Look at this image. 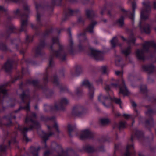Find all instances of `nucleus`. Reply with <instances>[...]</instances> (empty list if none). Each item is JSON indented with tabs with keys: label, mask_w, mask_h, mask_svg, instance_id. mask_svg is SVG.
Listing matches in <instances>:
<instances>
[{
	"label": "nucleus",
	"mask_w": 156,
	"mask_h": 156,
	"mask_svg": "<svg viewBox=\"0 0 156 156\" xmlns=\"http://www.w3.org/2000/svg\"><path fill=\"white\" fill-rule=\"evenodd\" d=\"M8 11L7 9L5 8L3 6L0 5V12H4L5 16L6 18L5 24V30L2 34L5 41L4 42H0V49L4 51L10 50L6 45L7 41L9 40L10 41L11 44H15V48L17 50L19 49V44L21 43L20 39L18 37L12 39L10 38V35L12 33H18L24 30V26H27V21L23 20L22 22L20 29L16 28L11 23V21L13 17L9 15Z\"/></svg>",
	"instance_id": "nucleus-1"
},
{
	"label": "nucleus",
	"mask_w": 156,
	"mask_h": 156,
	"mask_svg": "<svg viewBox=\"0 0 156 156\" xmlns=\"http://www.w3.org/2000/svg\"><path fill=\"white\" fill-rule=\"evenodd\" d=\"M49 70L48 69H46V72L44 73V77L42 80L43 84H40V81L37 79L31 80L30 79L26 80V83H23L21 81L18 84L19 90L22 91V93L19 95L22 103L24 104L26 103L25 98L30 97V90L27 88L25 90H23L24 87L27 84L32 85L36 88L37 90H41L45 97L47 98H52L54 95V91L53 89H49L48 86V83L49 82Z\"/></svg>",
	"instance_id": "nucleus-2"
},
{
	"label": "nucleus",
	"mask_w": 156,
	"mask_h": 156,
	"mask_svg": "<svg viewBox=\"0 0 156 156\" xmlns=\"http://www.w3.org/2000/svg\"><path fill=\"white\" fill-rule=\"evenodd\" d=\"M86 34V32H84L78 35L79 44L78 46V48L79 51L87 53L95 60H103L104 57L101 51L95 50L90 46Z\"/></svg>",
	"instance_id": "nucleus-3"
},
{
	"label": "nucleus",
	"mask_w": 156,
	"mask_h": 156,
	"mask_svg": "<svg viewBox=\"0 0 156 156\" xmlns=\"http://www.w3.org/2000/svg\"><path fill=\"white\" fill-rule=\"evenodd\" d=\"M62 0H52L51 5H49L48 3L47 2H45L42 4L35 3V8L37 13L36 16L37 23L36 25L31 24V27L32 28V25H33L34 27H46V24L43 25L41 20V15L39 9L46 10L52 12L53 10L54 6L55 5L59 6L62 5Z\"/></svg>",
	"instance_id": "nucleus-4"
},
{
	"label": "nucleus",
	"mask_w": 156,
	"mask_h": 156,
	"mask_svg": "<svg viewBox=\"0 0 156 156\" xmlns=\"http://www.w3.org/2000/svg\"><path fill=\"white\" fill-rule=\"evenodd\" d=\"M52 44L51 45H49L48 44L45 42V39L43 40L40 39V43L38 46L36 47L34 50L35 57H37L39 56L42 57L45 55V52L43 51V49L46 47L48 48L50 51V55L49 60V64L48 67L47 68L49 70H53V59L55 54V51L53 48V45Z\"/></svg>",
	"instance_id": "nucleus-5"
},
{
	"label": "nucleus",
	"mask_w": 156,
	"mask_h": 156,
	"mask_svg": "<svg viewBox=\"0 0 156 156\" xmlns=\"http://www.w3.org/2000/svg\"><path fill=\"white\" fill-rule=\"evenodd\" d=\"M143 7L140 11V20L139 24L140 30L142 32H150V26L145 21L148 19L151 12L150 2L148 0L142 2Z\"/></svg>",
	"instance_id": "nucleus-6"
},
{
	"label": "nucleus",
	"mask_w": 156,
	"mask_h": 156,
	"mask_svg": "<svg viewBox=\"0 0 156 156\" xmlns=\"http://www.w3.org/2000/svg\"><path fill=\"white\" fill-rule=\"evenodd\" d=\"M30 122L33 124L30 125L29 127H24L23 128L21 127L20 125L18 126V129L20 131L21 134L23 136V140L27 143L31 141V139H29L27 136V133L29 131L32 130L33 129H38L40 126V125L38 122L34 120L30 116L27 117L25 119V123L28 124Z\"/></svg>",
	"instance_id": "nucleus-7"
},
{
	"label": "nucleus",
	"mask_w": 156,
	"mask_h": 156,
	"mask_svg": "<svg viewBox=\"0 0 156 156\" xmlns=\"http://www.w3.org/2000/svg\"><path fill=\"white\" fill-rule=\"evenodd\" d=\"M42 27H34L33 25H32V28L35 31V34L33 35L29 36L28 35H26L24 42L27 46V47L28 46V44L30 43L33 41L34 37L35 36H41L43 38H45L47 37H48L50 34L52 33L53 31V29L51 27L49 30H47L45 32H42L41 30Z\"/></svg>",
	"instance_id": "nucleus-8"
},
{
	"label": "nucleus",
	"mask_w": 156,
	"mask_h": 156,
	"mask_svg": "<svg viewBox=\"0 0 156 156\" xmlns=\"http://www.w3.org/2000/svg\"><path fill=\"white\" fill-rule=\"evenodd\" d=\"M68 103V100L66 98H62L59 103L58 104L56 101L54 102V105L52 104H44V109L45 112H56L59 111H64L65 106Z\"/></svg>",
	"instance_id": "nucleus-9"
},
{
	"label": "nucleus",
	"mask_w": 156,
	"mask_h": 156,
	"mask_svg": "<svg viewBox=\"0 0 156 156\" xmlns=\"http://www.w3.org/2000/svg\"><path fill=\"white\" fill-rule=\"evenodd\" d=\"M52 71L49 70V78L51 81L56 87H58L60 90V92L61 93H68L71 94L69 90L67 87L62 83H60L59 81V78L55 72V74L53 75Z\"/></svg>",
	"instance_id": "nucleus-10"
},
{
	"label": "nucleus",
	"mask_w": 156,
	"mask_h": 156,
	"mask_svg": "<svg viewBox=\"0 0 156 156\" xmlns=\"http://www.w3.org/2000/svg\"><path fill=\"white\" fill-rule=\"evenodd\" d=\"M85 86L88 89V96L90 99H92L94 96V88L93 84L88 80H85L82 82L81 86L77 87L75 90V93L78 96H81L83 94L82 87Z\"/></svg>",
	"instance_id": "nucleus-11"
},
{
	"label": "nucleus",
	"mask_w": 156,
	"mask_h": 156,
	"mask_svg": "<svg viewBox=\"0 0 156 156\" xmlns=\"http://www.w3.org/2000/svg\"><path fill=\"white\" fill-rule=\"evenodd\" d=\"M23 8L24 10V11L20 10L19 9H16V10L14 11L13 12L14 14L16 15H19L21 17L22 19H25V20H26L27 22V18L28 17L30 13V10L29 8V7L27 5H24L23 6ZM23 20H24L22 19L21 20V25L22 24V21ZM28 26V22H27V26H24V28L25 30L23 31H24L26 32L27 30V27ZM16 28L19 29V30L20 29L16 27ZM21 28V27H20ZM22 32V31H21ZM20 32L18 33V34H19ZM17 34V33H16Z\"/></svg>",
	"instance_id": "nucleus-12"
},
{
	"label": "nucleus",
	"mask_w": 156,
	"mask_h": 156,
	"mask_svg": "<svg viewBox=\"0 0 156 156\" xmlns=\"http://www.w3.org/2000/svg\"><path fill=\"white\" fill-rule=\"evenodd\" d=\"M85 15L87 18L91 21L90 24L86 28L87 31L90 33L93 32V29L98 23L97 22L93 20L95 16V11L92 9H87L85 10Z\"/></svg>",
	"instance_id": "nucleus-13"
},
{
	"label": "nucleus",
	"mask_w": 156,
	"mask_h": 156,
	"mask_svg": "<svg viewBox=\"0 0 156 156\" xmlns=\"http://www.w3.org/2000/svg\"><path fill=\"white\" fill-rule=\"evenodd\" d=\"M152 47L156 49V44L152 42H145L143 46V48L141 49H138L136 52V55L137 58L139 59L143 60L144 59V53L148 51V49Z\"/></svg>",
	"instance_id": "nucleus-14"
},
{
	"label": "nucleus",
	"mask_w": 156,
	"mask_h": 156,
	"mask_svg": "<svg viewBox=\"0 0 156 156\" xmlns=\"http://www.w3.org/2000/svg\"><path fill=\"white\" fill-rule=\"evenodd\" d=\"M23 77V75L21 76L19 75L14 78H11L10 81L0 85V93L3 94V98L8 96V90L5 87L8 86H10L11 84L13 83L18 80L22 79Z\"/></svg>",
	"instance_id": "nucleus-15"
},
{
	"label": "nucleus",
	"mask_w": 156,
	"mask_h": 156,
	"mask_svg": "<svg viewBox=\"0 0 156 156\" xmlns=\"http://www.w3.org/2000/svg\"><path fill=\"white\" fill-rule=\"evenodd\" d=\"M79 12H80L78 9L73 10L69 7L66 8L65 6L63 8V16L62 18V21L63 22L69 20L70 17L74 16L75 14H77Z\"/></svg>",
	"instance_id": "nucleus-16"
},
{
	"label": "nucleus",
	"mask_w": 156,
	"mask_h": 156,
	"mask_svg": "<svg viewBox=\"0 0 156 156\" xmlns=\"http://www.w3.org/2000/svg\"><path fill=\"white\" fill-rule=\"evenodd\" d=\"M134 0H129L132 4V12L130 10L126 11L124 8H120V11L122 13L124 16H128L133 21L134 18L135 9L136 8L137 6L136 3L134 2Z\"/></svg>",
	"instance_id": "nucleus-17"
},
{
	"label": "nucleus",
	"mask_w": 156,
	"mask_h": 156,
	"mask_svg": "<svg viewBox=\"0 0 156 156\" xmlns=\"http://www.w3.org/2000/svg\"><path fill=\"white\" fill-rule=\"evenodd\" d=\"M86 112V109L83 106L78 105L74 106L73 107L72 111V114L74 116L80 117Z\"/></svg>",
	"instance_id": "nucleus-18"
},
{
	"label": "nucleus",
	"mask_w": 156,
	"mask_h": 156,
	"mask_svg": "<svg viewBox=\"0 0 156 156\" xmlns=\"http://www.w3.org/2000/svg\"><path fill=\"white\" fill-rule=\"evenodd\" d=\"M59 49L58 50H55L54 56L56 58H59L62 61L66 60L67 53L64 50V46L60 44H58Z\"/></svg>",
	"instance_id": "nucleus-19"
},
{
	"label": "nucleus",
	"mask_w": 156,
	"mask_h": 156,
	"mask_svg": "<svg viewBox=\"0 0 156 156\" xmlns=\"http://www.w3.org/2000/svg\"><path fill=\"white\" fill-rule=\"evenodd\" d=\"M16 138V136L12 137L11 140L9 141L8 145H0V156H2V153L4 154L6 153L7 148H11V144L12 143L15 144L17 143Z\"/></svg>",
	"instance_id": "nucleus-20"
},
{
	"label": "nucleus",
	"mask_w": 156,
	"mask_h": 156,
	"mask_svg": "<svg viewBox=\"0 0 156 156\" xmlns=\"http://www.w3.org/2000/svg\"><path fill=\"white\" fill-rule=\"evenodd\" d=\"M117 87V84L114 83H112L110 86H108V94L110 93V94H111L110 96H108V100H110L111 101H113L119 105L120 106V108H122L121 105L122 103L121 99L119 98H113L111 96L112 94V92L110 88H116Z\"/></svg>",
	"instance_id": "nucleus-21"
},
{
	"label": "nucleus",
	"mask_w": 156,
	"mask_h": 156,
	"mask_svg": "<svg viewBox=\"0 0 156 156\" xmlns=\"http://www.w3.org/2000/svg\"><path fill=\"white\" fill-rule=\"evenodd\" d=\"M15 63L14 59L13 58H8L5 63L3 66V68L5 71L7 73L11 72L13 68V64Z\"/></svg>",
	"instance_id": "nucleus-22"
},
{
	"label": "nucleus",
	"mask_w": 156,
	"mask_h": 156,
	"mask_svg": "<svg viewBox=\"0 0 156 156\" xmlns=\"http://www.w3.org/2000/svg\"><path fill=\"white\" fill-rule=\"evenodd\" d=\"M119 83H120L119 86V93H121L124 95H128L129 94V92L125 85L124 80L123 78H122Z\"/></svg>",
	"instance_id": "nucleus-23"
},
{
	"label": "nucleus",
	"mask_w": 156,
	"mask_h": 156,
	"mask_svg": "<svg viewBox=\"0 0 156 156\" xmlns=\"http://www.w3.org/2000/svg\"><path fill=\"white\" fill-rule=\"evenodd\" d=\"M94 136V133L86 129L83 130L80 136V138L82 140L85 139H93Z\"/></svg>",
	"instance_id": "nucleus-24"
},
{
	"label": "nucleus",
	"mask_w": 156,
	"mask_h": 156,
	"mask_svg": "<svg viewBox=\"0 0 156 156\" xmlns=\"http://www.w3.org/2000/svg\"><path fill=\"white\" fill-rule=\"evenodd\" d=\"M2 118L5 119L7 121L9 122L5 123L4 124L5 126L7 127H9L13 125V123L12 122V119H16V116L15 115H12V113H9L8 115H5L3 116Z\"/></svg>",
	"instance_id": "nucleus-25"
},
{
	"label": "nucleus",
	"mask_w": 156,
	"mask_h": 156,
	"mask_svg": "<svg viewBox=\"0 0 156 156\" xmlns=\"http://www.w3.org/2000/svg\"><path fill=\"white\" fill-rule=\"evenodd\" d=\"M73 69L74 72L73 70L71 71V73L73 76H77L80 74L82 72V66L79 65H77L74 67Z\"/></svg>",
	"instance_id": "nucleus-26"
},
{
	"label": "nucleus",
	"mask_w": 156,
	"mask_h": 156,
	"mask_svg": "<svg viewBox=\"0 0 156 156\" xmlns=\"http://www.w3.org/2000/svg\"><path fill=\"white\" fill-rule=\"evenodd\" d=\"M41 148L39 146L37 148L35 146H31L29 149V152L31 154L32 156H38V152Z\"/></svg>",
	"instance_id": "nucleus-27"
},
{
	"label": "nucleus",
	"mask_w": 156,
	"mask_h": 156,
	"mask_svg": "<svg viewBox=\"0 0 156 156\" xmlns=\"http://www.w3.org/2000/svg\"><path fill=\"white\" fill-rule=\"evenodd\" d=\"M67 129L68 130L69 135L70 137L73 136L71 133L73 132H75L76 133V135L77 134V131L76 127L75 125H71L68 124L67 126Z\"/></svg>",
	"instance_id": "nucleus-28"
},
{
	"label": "nucleus",
	"mask_w": 156,
	"mask_h": 156,
	"mask_svg": "<svg viewBox=\"0 0 156 156\" xmlns=\"http://www.w3.org/2000/svg\"><path fill=\"white\" fill-rule=\"evenodd\" d=\"M98 99L99 101L101 102L103 105L105 107H107V105L105 103V102L107 100V96L104 95L100 94L98 97Z\"/></svg>",
	"instance_id": "nucleus-29"
},
{
	"label": "nucleus",
	"mask_w": 156,
	"mask_h": 156,
	"mask_svg": "<svg viewBox=\"0 0 156 156\" xmlns=\"http://www.w3.org/2000/svg\"><path fill=\"white\" fill-rule=\"evenodd\" d=\"M142 68L144 71L151 73L153 72L154 67L152 64H149L143 66H142Z\"/></svg>",
	"instance_id": "nucleus-30"
},
{
	"label": "nucleus",
	"mask_w": 156,
	"mask_h": 156,
	"mask_svg": "<svg viewBox=\"0 0 156 156\" xmlns=\"http://www.w3.org/2000/svg\"><path fill=\"white\" fill-rule=\"evenodd\" d=\"M83 149L84 152L89 153L95 152L96 151L93 147L88 145L83 146Z\"/></svg>",
	"instance_id": "nucleus-31"
},
{
	"label": "nucleus",
	"mask_w": 156,
	"mask_h": 156,
	"mask_svg": "<svg viewBox=\"0 0 156 156\" xmlns=\"http://www.w3.org/2000/svg\"><path fill=\"white\" fill-rule=\"evenodd\" d=\"M25 109L27 112L30 110V102L28 101L27 104L25 106H20L17 109L14 111V112L15 113H17L20 112V110Z\"/></svg>",
	"instance_id": "nucleus-32"
},
{
	"label": "nucleus",
	"mask_w": 156,
	"mask_h": 156,
	"mask_svg": "<svg viewBox=\"0 0 156 156\" xmlns=\"http://www.w3.org/2000/svg\"><path fill=\"white\" fill-rule=\"evenodd\" d=\"M69 45L67 47V49L70 54L73 55L74 54V51L73 48V42L71 39L69 40Z\"/></svg>",
	"instance_id": "nucleus-33"
},
{
	"label": "nucleus",
	"mask_w": 156,
	"mask_h": 156,
	"mask_svg": "<svg viewBox=\"0 0 156 156\" xmlns=\"http://www.w3.org/2000/svg\"><path fill=\"white\" fill-rule=\"evenodd\" d=\"M54 134V133L50 131L48 133H47L44 131H42V134L41 136L43 140H44L45 141H47L49 138V137Z\"/></svg>",
	"instance_id": "nucleus-34"
},
{
	"label": "nucleus",
	"mask_w": 156,
	"mask_h": 156,
	"mask_svg": "<svg viewBox=\"0 0 156 156\" xmlns=\"http://www.w3.org/2000/svg\"><path fill=\"white\" fill-rule=\"evenodd\" d=\"M133 145H128L126 147V152L124 156H130V151L133 150Z\"/></svg>",
	"instance_id": "nucleus-35"
},
{
	"label": "nucleus",
	"mask_w": 156,
	"mask_h": 156,
	"mask_svg": "<svg viewBox=\"0 0 156 156\" xmlns=\"http://www.w3.org/2000/svg\"><path fill=\"white\" fill-rule=\"evenodd\" d=\"M135 38L133 34L130 35L129 37L128 40L127 42L129 45H133L135 44Z\"/></svg>",
	"instance_id": "nucleus-36"
},
{
	"label": "nucleus",
	"mask_w": 156,
	"mask_h": 156,
	"mask_svg": "<svg viewBox=\"0 0 156 156\" xmlns=\"http://www.w3.org/2000/svg\"><path fill=\"white\" fill-rule=\"evenodd\" d=\"M41 120L42 121L47 122L48 121H55V117L54 116L52 117H44L42 116L41 117Z\"/></svg>",
	"instance_id": "nucleus-37"
},
{
	"label": "nucleus",
	"mask_w": 156,
	"mask_h": 156,
	"mask_svg": "<svg viewBox=\"0 0 156 156\" xmlns=\"http://www.w3.org/2000/svg\"><path fill=\"white\" fill-rule=\"evenodd\" d=\"M16 101V99L15 98H10L9 100V102L12 103L8 105V107L13 108L15 105V103Z\"/></svg>",
	"instance_id": "nucleus-38"
},
{
	"label": "nucleus",
	"mask_w": 156,
	"mask_h": 156,
	"mask_svg": "<svg viewBox=\"0 0 156 156\" xmlns=\"http://www.w3.org/2000/svg\"><path fill=\"white\" fill-rule=\"evenodd\" d=\"M122 52L126 56L129 55L131 53V48L130 46H129L122 50Z\"/></svg>",
	"instance_id": "nucleus-39"
},
{
	"label": "nucleus",
	"mask_w": 156,
	"mask_h": 156,
	"mask_svg": "<svg viewBox=\"0 0 156 156\" xmlns=\"http://www.w3.org/2000/svg\"><path fill=\"white\" fill-rule=\"evenodd\" d=\"M117 24L120 27H122L124 24V18L122 16L117 21Z\"/></svg>",
	"instance_id": "nucleus-40"
},
{
	"label": "nucleus",
	"mask_w": 156,
	"mask_h": 156,
	"mask_svg": "<svg viewBox=\"0 0 156 156\" xmlns=\"http://www.w3.org/2000/svg\"><path fill=\"white\" fill-rule=\"evenodd\" d=\"M99 123L101 125L107 124V118H100L99 119Z\"/></svg>",
	"instance_id": "nucleus-41"
},
{
	"label": "nucleus",
	"mask_w": 156,
	"mask_h": 156,
	"mask_svg": "<svg viewBox=\"0 0 156 156\" xmlns=\"http://www.w3.org/2000/svg\"><path fill=\"white\" fill-rule=\"evenodd\" d=\"M25 61L27 63L34 65L36 64V62L30 58H28L25 59Z\"/></svg>",
	"instance_id": "nucleus-42"
},
{
	"label": "nucleus",
	"mask_w": 156,
	"mask_h": 156,
	"mask_svg": "<svg viewBox=\"0 0 156 156\" xmlns=\"http://www.w3.org/2000/svg\"><path fill=\"white\" fill-rule=\"evenodd\" d=\"M117 42V39L116 37H114L111 41V43L112 46L113 47L115 46Z\"/></svg>",
	"instance_id": "nucleus-43"
},
{
	"label": "nucleus",
	"mask_w": 156,
	"mask_h": 156,
	"mask_svg": "<svg viewBox=\"0 0 156 156\" xmlns=\"http://www.w3.org/2000/svg\"><path fill=\"white\" fill-rule=\"evenodd\" d=\"M85 21V20L81 16L78 17L77 19L78 23H81L83 25H84Z\"/></svg>",
	"instance_id": "nucleus-44"
},
{
	"label": "nucleus",
	"mask_w": 156,
	"mask_h": 156,
	"mask_svg": "<svg viewBox=\"0 0 156 156\" xmlns=\"http://www.w3.org/2000/svg\"><path fill=\"white\" fill-rule=\"evenodd\" d=\"M52 41L53 44H56L58 45V44H60L59 42L58 37H53L52 39Z\"/></svg>",
	"instance_id": "nucleus-45"
},
{
	"label": "nucleus",
	"mask_w": 156,
	"mask_h": 156,
	"mask_svg": "<svg viewBox=\"0 0 156 156\" xmlns=\"http://www.w3.org/2000/svg\"><path fill=\"white\" fill-rule=\"evenodd\" d=\"M107 68L106 66H102L99 68L100 70L102 73V74H105L106 73Z\"/></svg>",
	"instance_id": "nucleus-46"
},
{
	"label": "nucleus",
	"mask_w": 156,
	"mask_h": 156,
	"mask_svg": "<svg viewBox=\"0 0 156 156\" xmlns=\"http://www.w3.org/2000/svg\"><path fill=\"white\" fill-rule=\"evenodd\" d=\"M147 91V87L146 85H142L140 88V91L142 93H144Z\"/></svg>",
	"instance_id": "nucleus-47"
},
{
	"label": "nucleus",
	"mask_w": 156,
	"mask_h": 156,
	"mask_svg": "<svg viewBox=\"0 0 156 156\" xmlns=\"http://www.w3.org/2000/svg\"><path fill=\"white\" fill-rule=\"evenodd\" d=\"M53 127L55 129L56 132L58 133H60V131L58 127L57 124L56 122H55L53 126Z\"/></svg>",
	"instance_id": "nucleus-48"
},
{
	"label": "nucleus",
	"mask_w": 156,
	"mask_h": 156,
	"mask_svg": "<svg viewBox=\"0 0 156 156\" xmlns=\"http://www.w3.org/2000/svg\"><path fill=\"white\" fill-rule=\"evenodd\" d=\"M126 122H124L121 121L120 122L119 125V128L121 129L125 127Z\"/></svg>",
	"instance_id": "nucleus-49"
},
{
	"label": "nucleus",
	"mask_w": 156,
	"mask_h": 156,
	"mask_svg": "<svg viewBox=\"0 0 156 156\" xmlns=\"http://www.w3.org/2000/svg\"><path fill=\"white\" fill-rule=\"evenodd\" d=\"M98 151L101 152H104L105 151L104 146L103 145L99 146L97 148Z\"/></svg>",
	"instance_id": "nucleus-50"
},
{
	"label": "nucleus",
	"mask_w": 156,
	"mask_h": 156,
	"mask_svg": "<svg viewBox=\"0 0 156 156\" xmlns=\"http://www.w3.org/2000/svg\"><path fill=\"white\" fill-rule=\"evenodd\" d=\"M115 73L116 75L118 76H121L123 74V72L122 71H115Z\"/></svg>",
	"instance_id": "nucleus-51"
},
{
	"label": "nucleus",
	"mask_w": 156,
	"mask_h": 156,
	"mask_svg": "<svg viewBox=\"0 0 156 156\" xmlns=\"http://www.w3.org/2000/svg\"><path fill=\"white\" fill-rule=\"evenodd\" d=\"M20 0H5L6 3H9L10 2H17L20 1Z\"/></svg>",
	"instance_id": "nucleus-52"
},
{
	"label": "nucleus",
	"mask_w": 156,
	"mask_h": 156,
	"mask_svg": "<svg viewBox=\"0 0 156 156\" xmlns=\"http://www.w3.org/2000/svg\"><path fill=\"white\" fill-rule=\"evenodd\" d=\"M30 116L33 119V118L36 119L37 118V115L34 112H32L31 113Z\"/></svg>",
	"instance_id": "nucleus-53"
},
{
	"label": "nucleus",
	"mask_w": 156,
	"mask_h": 156,
	"mask_svg": "<svg viewBox=\"0 0 156 156\" xmlns=\"http://www.w3.org/2000/svg\"><path fill=\"white\" fill-rule=\"evenodd\" d=\"M107 9V7L106 6H105L103 9L102 10L101 12V14L103 15L104 12L106 11Z\"/></svg>",
	"instance_id": "nucleus-54"
},
{
	"label": "nucleus",
	"mask_w": 156,
	"mask_h": 156,
	"mask_svg": "<svg viewBox=\"0 0 156 156\" xmlns=\"http://www.w3.org/2000/svg\"><path fill=\"white\" fill-rule=\"evenodd\" d=\"M103 80L101 78H100L98 80L96 81V82L97 83H102Z\"/></svg>",
	"instance_id": "nucleus-55"
},
{
	"label": "nucleus",
	"mask_w": 156,
	"mask_h": 156,
	"mask_svg": "<svg viewBox=\"0 0 156 156\" xmlns=\"http://www.w3.org/2000/svg\"><path fill=\"white\" fill-rule=\"evenodd\" d=\"M44 140V147H43V148L44 149H48V146L46 144V141H45V140Z\"/></svg>",
	"instance_id": "nucleus-56"
},
{
	"label": "nucleus",
	"mask_w": 156,
	"mask_h": 156,
	"mask_svg": "<svg viewBox=\"0 0 156 156\" xmlns=\"http://www.w3.org/2000/svg\"><path fill=\"white\" fill-rule=\"evenodd\" d=\"M6 109V107L4 106H2V108L0 109V112H4Z\"/></svg>",
	"instance_id": "nucleus-57"
},
{
	"label": "nucleus",
	"mask_w": 156,
	"mask_h": 156,
	"mask_svg": "<svg viewBox=\"0 0 156 156\" xmlns=\"http://www.w3.org/2000/svg\"><path fill=\"white\" fill-rule=\"evenodd\" d=\"M66 1H68L69 2L71 3H75L78 2V0H66Z\"/></svg>",
	"instance_id": "nucleus-58"
},
{
	"label": "nucleus",
	"mask_w": 156,
	"mask_h": 156,
	"mask_svg": "<svg viewBox=\"0 0 156 156\" xmlns=\"http://www.w3.org/2000/svg\"><path fill=\"white\" fill-rule=\"evenodd\" d=\"M4 98H2L1 95L0 94V104H3L4 102Z\"/></svg>",
	"instance_id": "nucleus-59"
},
{
	"label": "nucleus",
	"mask_w": 156,
	"mask_h": 156,
	"mask_svg": "<svg viewBox=\"0 0 156 156\" xmlns=\"http://www.w3.org/2000/svg\"><path fill=\"white\" fill-rule=\"evenodd\" d=\"M123 116L126 119H128L130 117V115H129L127 114H124L123 115Z\"/></svg>",
	"instance_id": "nucleus-60"
},
{
	"label": "nucleus",
	"mask_w": 156,
	"mask_h": 156,
	"mask_svg": "<svg viewBox=\"0 0 156 156\" xmlns=\"http://www.w3.org/2000/svg\"><path fill=\"white\" fill-rule=\"evenodd\" d=\"M67 33L69 34L70 36H71V28H69L67 30Z\"/></svg>",
	"instance_id": "nucleus-61"
},
{
	"label": "nucleus",
	"mask_w": 156,
	"mask_h": 156,
	"mask_svg": "<svg viewBox=\"0 0 156 156\" xmlns=\"http://www.w3.org/2000/svg\"><path fill=\"white\" fill-rule=\"evenodd\" d=\"M120 60L118 58H117L115 61V64L119 66V63L120 62Z\"/></svg>",
	"instance_id": "nucleus-62"
},
{
	"label": "nucleus",
	"mask_w": 156,
	"mask_h": 156,
	"mask_svg": "<svg viewBox=\"0 0 156 156\" xmlns=\"http://www.w3.org/2000/svg\"><path fill=\"white\" fill-rule=\"evenodd\" d=\"M57 31L58 32V34H59L61 32V31L63 30V29H56Z\"/></svg>",
	"instance_id": "nucleus-63"
},
{
	"label": "nucleus",
	"mask_w": 156,
	"mask_h": 156,
	"mask_svg": "<svg viewBox=\"0 0 156 156\" xmlns=\"http://www.w3.org/2000/svg\"><path fill=\"white\" fill-rule=\"evenodd\" d=\"M132 105L133 107H135L136 106V104L133 101L131 102Z\"/></svg>",
	"instance_id": "nucleus-64"
}]
</instances>
